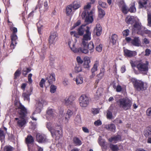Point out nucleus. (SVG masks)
<instances>
[{
	"instance_id": "nucleus-34",
	"label": "nucleus",
	"mask_w": 151,
	"mask_h": 151,
	"mask_svg": "<svg viewBox=\"0 0 151 151\" xmlns=\"http://www.w3.org/2000/svg\"><path fill=\"white\" fill-rule=\"evenodd\" d=\"M117 39V35L115 34H113L111 36L110 42L113 45H114L116 43Z\"/></svg>"
},
{
	"instance_id": "nucleus-21",
	"label": "nucleus",
	"mask_w": 151,
	"mask_h": 151,
	"mask_svg": "<svg viewBox=\"0 0 151 151\" xmlns=\"http://www.w3.org/2000/svg\"><path fill=\"white\" fill-rule=\"evenodd\" d=\"M142 26L141 24L137 21L135 22L134 24L133 25L132 31L134 32L138 31L141 29Z\"/></svg>"
},
{
	"instance_id": "nucleus-39",
	"label": "nucleus",
	"mask_w": 151,
	"mask_h": 151,
	"mask_svg": "<svg viewBox=\"0 0 151 151\" xmlns=\"http://www.w3.org/2000/svg\"><path fill=\"white\" fill-rule=\"evenodd\" d=\"M47 82L46 81V80L44 78H42L40 82L39 85L41 88H43L44 85H45V86H47Z\"/></svg>"
},
{
	"instance_id": "nucleus-26",
	"label": "nucleus",
	"mask_w": 151,
	"mask_h": 151,
	"mask_svg": "<svg viewBox=\"0 0 151 151\" xmlns=\"http://www.w3.org/2000/svg\"><path fill=\"white\" fill-rule=\"evenodd\" d=\"M150 31L146 30L145 28L142 27L140 30L137 32V34L143 36L145 34H150Z\"/></svg>"
},
{
	"instance_id": "nucleus-4",
	"label": "nucleus",
	"mask_w": 151,
	"mask_h": 151,
	"mask_svg": "<svg viewBox=\"0 0 151 151\" xmlns=\"http://www.w3.org/2000/svg\"><path fill=\"white\" fill-rule=\"evenodd\" d=\"M132 82L134 88L138 91H144L146 89L144 86V83L140 80L134 78L132 80Z\"/></svg>"
},
{
	"instance_id": "nucleus-14",
	"label": "nucleus",
	"mask_w": 151,
	"mask_h": 151,
	"mask_svg": "<svg viewBox=\"0 0 151 151\" xmlns=\"http://www.w3.org/2000/svg\"><path fill=\"white\" fill-rule=\"evenodd\" d=\"M11 42L10 45V47L11 49H14V46L17 44L16 40L17 39V37L16 34H12L11 36Z\"/></svg>"
},
{
	"instance_id": "nucleus-23",
	"label": "nucleus",
	"mask_w": 151,
	"mask_h": 151,
	"mask_svg": "<svg viewBox=\"0 0 151 151\" xmlns=\"http://www.w3.org/2000/svg\"><path fill=\"white\" fill-rule=\"evenodd\" d=\"M140 41L139 37H135L132 39L131 43L134 46L138 47L140 45Z\"/></svg>"
},
{
	"instance_id": "nucleus-54",
	"label": "nucleus",
	"mask_w": 151,
	"mask_h": 151,
	"mask_svg": "<svg viewBox=\"0 0 151 151\" xmlns=\"http://www.w3.org/2000/svg\"><path fill=\"white\" fill-rule=\"evenodd\" d=\"M126 4L123 0H121L118 3V5L119 8H121L122 7L126 5Z\"/></svg>"
},
{
	"instance_id": "nucleus-35",
	"label": "nucleus",
	"mask_w": 151,
	"mask_h": 151,
	"mask_svg": "<svg viewBox=\"0 0 151 151\" xmlns=\"http://www.w3.org/2000/svg\"><path fill=\"white\" fill-rule=\"evenodd\" d=\"M38 106L40 107H37L36 110L33 113V115H34L38 113H40L41 111V107H42V103L40 102H38Z\"/></svg>"
},
{
	"instance_id": "nucleus-2",
	"label": "nucleus",
	"mask_w": 151,
	"mask_h": 151,
	"mask_svg": "<svg viewBox=\"0 0 151 151\" xmlns=\"http://www.w3.org/2000/svg\"><path fill=\"white\" fill-rule=\"evenodd\" d=\"M91 3H89L84 6V11L81 15L82 18L85 19V22L87 24L92 23L93 20V12L92 11L89 10L91 7Z\"/></svg>"
},
{
	"instance_id": "nucleus-48",
	"label": "nucleus",
	"mask_w": 151,
	"mask_h": 151,
	"mask_svg": "<svg viewBox=\"0 0 151 151\" xmlns=\"http://www.w3.org/2000/svg\"><path fill=\"white\" fill-rule=\"evenodd\" d=\"M14 148L10 145L6 146L4 148V151H13Z\"/></svg>"
},
{
	"instance_id": "nucleus-62",
	"label": "nucleus",
	"mask_w": 151,
	"mask_h": 151,
	"mask_svg": "<svg viewBox=\"0 0 151 151\" xmlns=\"http://www.w3.org/2000/svg\"><path fill=\"white\" fill-rule=\"evenodd\" d=\"M151 53V50L148 49H147L145 50V55L146 56H148Z\"/></svg>"
},
{
	"instance_id": "nucleus-52",
	"label": "nucleus",
	"mask_w": 151,
	"mask_h": 151,
	"mask_svg": "<svg viewBox=\"0 0 151 151\" xmlns=\"http://www.w3.org/2000/svg\"><path fill=\"white\" fill-rule=\"evenodd\" d=\"M46 127L50 132L54 129V128L51 127V124L50 122H48L47 123Z\"/></svg>"
},
{
	"instance_id": "nucleus-15",
	"label": "nucleus",
	"mask_w": 151,
	"mask_h": 151,
	"mask_svg": "<svg viewBox=\"0 0 151 151\" xmlns=\"http://www.w3.org/2000/svg\"><path fill=\"white\" fill-rule=\"evenodd\" d=\"M75 97L73 96H70L68 97H66L64 100L65 104L67 106L72 105L74 103Z\"/></svg>"
},
{
	"instance_id": "nucleus-44",
	"label": "nucleus",
	"mask_w": 151,
	"mask_h": 151,
	"mask_svg": "<svg viewBox=\"0 0 151 151\" xmlns=\"http://www.w3.org/2000/svg\"><path fill=\"white\" fill-rule=\"evenodd\" d=\"M121 10L122 12L125 14H127L129 12V9L126 5L122 7L121 8Z\"/></svg>"
},
{
	"instance_id": "nucleus-45",
	"label": "nucleus",
	"mask_w": 151,
	"mask_h": 151,
	"mask_svg": "<svg viewBox=\"0 0 151 151\" xmlns=\"http://www.w3.org/2000/svg\"><path fill=\"white\" fill-rule=\"evenodd\" d=\"M82 70V68L81 65L79 64L77 65L75 68V71L76 73H78L81 71Z\"/></svg>"
},
{
	"instance_id": "nucleus-24",
	"label": "nucleus",
	"mask_w": 151,
	"mask_h": 151,
	"mask_svg": "<svg viewBox=\"0 0 151 151\" xmlns=\"http://www.w3.org/2000/svg\"><path fill=\"white\" fill-rule=\"evenodd\" d=\"M126 22L128 24H133L135 22L134 16H127L125 20Z\"/></svg>"
},
{
	"instance_id": "nucleus-31",
	"label": "nucleus",
	"mask_w": 151,
	"mask_h": 151,
	"mask_svg": "<svg viewBox=\"0 0 151 151\" xmlns=\"http://www.w3.org/2000/svg\"><path fill=\"white\" fill-rule=\"evenodd\" d=\"M97 8L99 11V17L100 18H102L104 16L105 14V12L99 6H97Z\"/></svg>"
},
{
	"instance_id": "nucleus-16",
	"label": "nucleus",
	"mask_w": 151,
	"mask_h": 151,
	"mask_svg": "<svg viewBox=\"0 0 151 151\" xmlns=\"http://www.w3.org/2000/svg\"><path fill=\"white\" fill-rule=\"evenodd\" d=\"M100 71V73L97 74L96 76V83L97 84L99 82V81L102 79L105 73V70L104 68H101Z\"/></svg>"
},
{
	"instance_id": "nucleus-19",
	"label": "nucleus",
	"mask_w": 151,
	"mask_h": 151,
	"mask_svg": "<svg viewBox=\"0 0 151 151\" xmlns=\"http://www.w3.org/2000/svg\"><path fill=\"white\" fill-rule=\"evenodd\" d=\"M70 5L71 6H72V7L73 8V10L74 11L80 8L81 6V2L78 1H74Z\"/></svg>"
},
{
	"instance_id": "nucleus-42",
	"label": "nucleus",
	"mask_w": 151,
	"mask_h": 151,
	"mask_svg": "<svg viewBox=\"0 0 151 151\" xmlns=\"http://www.w3.org/2000/svg\"><path fill=\"white\" fill-rule=\"evenodd\" d=\"M129 9V12L131 13H135L136 11V8L135 7V4L134 3L132 4L131 6Z\"/></svg>"
},
{
	"instance_id": "nucleus-7",
	"label": "nucleus",
	"mask_w": 151,
	"mask_h": 151,
	"mask_svg": "<svg viewBox=\"0 0 151 151\" xmlns=\"http://www.w3.org/2000/svg\"><path fill=\"white\" fill-rule=\"evenodd\" d=\"M79 101L80 106L83 107H87L89 103V98L85 94H82L80 96Z\"/></svg>"
},
{
	"instance_id": "nucleus-33",
	"label": "nucleus",
	"mask_w": 151,
	"mask_h": 151,
	"mask_svg": "<svg viewBox=\"0 0 151 151\" xmlns=\"http://www.w3.org/2000/svg\"><path fill=\"white\" fill-rule=\"evenodd\" d=\"M74 80L76 81L77 85L81 84L83 83V78L81 76H79L76 78H74Z\"/></svg>"
},
{
	"instance_id": "nucleus-36",
	"label": "nucleus",
	"mask_w": 151,
	"mask_h": 151,
	"mask_svg": "<svg viewBox=\"0 0 151 151\" xmlns=\"http://www.w3.org/2000/svg\"><path fill=\"white\" fill-rule=\"evenodd\" d=\"M88 48L90 51V53L93 52L94 45L92 41L89 42L87 46Z\"/></svg>"
},
{
	"instance_id": "nucleus-63",
	"label": "nucleus",
	"mask_w": 151,
	"mask_h": 151,
	"mask_svg": "<svg viewBox=\"0 0 151 151\" xmlns=\"http://www.w3.org/2000/svg\"><path fill=\"white\" fill-rule=\"evenodd\" d=\"M122 88L121 86H120L119 85H118L117 86L116 89V91L117 92H120L121 91H122Z\"/></svg>"
},
{
	"instance_id": "nucleus-13",
	"label": "nucleus",
	"mask_w": 151,
	"mask_h": 151,
	"mask_svg": "<svg viewBox=\"0 0 151 151\" xmlns=\"http://www.w3.org/2000/svg\"><path fill=\"white\" fill-rule=\"evenodd\" d=\"M83 60V68L89 69L90 67V64L91 62L90 58L88 56H85Z\"/></svg>"
},
{
	"instance_id": "nucleus-11",
	"label": "nucleus",
	"mask_w": 151,
	"mask_h": 151,
	"mask_svg": "<svg viewBox=\"0 0 151 151\" xmlns=\"http://www.w3.org/2000/svg\"><path fill=\"white\" fill-rule=\"evenodd\" d=\"M38 7L40 11V12H45L47 11L48 8V6L47 1H45L44 3V5L40 3V2H38V4L37 5L35 8V9L37 8Z\"/></svg>"
},
{
	"instance_id": "nucleus-27",
	"label": "nucleus",
	"mask_w": 151,
	"mask_h": 151,
	"mask_svg": "<svg viewBox=\"0 0 151 151\" xmlns=\"http://www.w3.org/2000/svg\"><path fill=\"white\" fill-rule=\"evenodd\" d=\"M102 27L99 24L96 25V27L94 29V31L96 32V35L98 36H99L101 33L102 32Z\"/></svg>"
},
{
	"instance_id": "nucleus-55",
	"label": "nucleus",
	"mask_w": 151,
	"mask_h": 151,
	"mask_svg": "<svg viewBox=\"0 0 151 151\" xmlns=\"http://www.w3.org/2000/svg\"><path fill=\"white\" fill-rule=\"evenodd\" d=\"M76 60L78 63V64L81 65L83 62V60H82L80 56H78L76 58Z\"/></svg>"
},
{
	"instance_id": "nucleus-20",
	"label": "nucleus",
	"mask_w": 151,
	"mask_h": 151,
	"mask_svg": "<svg viewBox=\"0 0 151 151\" xmlns=\"http://www.w3.org/2000/svg\"><path fill=\"white\" fill-rule=\"evenodd\" d=\"M122 140L121 136L120 135H117L116 136L111 137L109 139V141L110 142H113V143H116L119 141Z\"/></svg>"
},
{
	"instance_id": "nucleus-56",
	"label": "nucleus",
	"mask_w": 151,
	"mask_h": 151,
	"mask_svg": "<svg viewBox=\"0 0 151 151\" xmlns=\"http://www.w3.org/2000/svg\"><path fill=\"white\" fill-rule=\"evenodd\" d=\"M143 2L140 1L139 2V8H142L143 7H144V5L147 4H145V2H146V1L145 0H143Z\"/></svg>"
},
{
	"instance_id": "nucleus-3",
	"label": "nucleus",
	"mask_w": 151,
	"mask_h": 151,
	"mask_svg": "<svg viewBox=\"0 0 151 151\" xmlns=\"http://www.w3.org/2000/svg\"><path fill=\"white\" fill-rule=\"evenodd\" d=\"M116 102L120 108L125 111L130 109L132 104L131 101L127 97L120 99Z\"/></svg>"
},
{
	"instance_id": "nucleus-51",
	"label": "nucleus",
	"mask_w": 151,
	"mask_h": 151,
	"mask_svg": "<svg viewBox=\"0 0 151 151\" xmlns=\"http://www.w3.org/2000/svg\"><path fill=\"white\" fill-rule=\"evenodd\" d=\"M147 14L148 23L149 25L151 26V13L148 12Z\"/></svg>"
},
{
	"instance_id": "nucleus-5",
	"label": "nucleus",
	"mask_w": 151,
	"mask_h": 151,
	"mask_svg": "<svg viewBox=\"0 0 151 151\" xmlns=\"http://www.w3.org/2000/svg\"><path fill=\"white\" fill-rule=\"evenodd\" d=\"M149 62L147 61L144 62L140 61L136 65L138 70L141 71L147 72L148 70Z\"/></svg>"
},
{
	"instance_id": "nucleus-47",
	"label": "nucleus",
	"mask_w": 151,
	"mask_h": 151,
	"mask_svg": "<svg viewBox=\"0 0 151 151\" xmlns=\"http://www.w3.org/2000/svg\"><path fill=\"white\" fill-rule=\"evenodd\" d=\"M5 137V134L4 131L0 129V140L2 141L4 139Z\"/></svg>"
},
{
	"instance_id": "nucleus-43",
	"label": "nucleus",
	"mask_w": 151,
	"mask_h": 151,
	"mask_svg": "<svg viewBox=\"0 0 151 151\" xmlns=\"http://www.w3.org/2000/svg\"><path fill=\"white\" fill-rule=\"evenodd\" d=\"M21 73V70L18 69L15 72L14 74V79H16L18 77H19Z\"/></svg>"
},
{
	"instance_id": "nucleus-41",
	"label": "nucleus",
	"mask_w": 151,
	"mask_h": 151,
	"mask_svg": "<svg viewBox=\"0 0 151 151\" xmlns=\"http://www.w3.org/2000/svg\"><path fill=\"white\" fill-rule=\"evenodd\" d=\"M109 147L112 151H117L119 150V148L117 145H114L112 144H110Z\"/></svg>"
},
{
	"instance_id": "nucleus-25",
	"label": "nucleus",
	"mask_w": 151,
	"mask_h": 151,
	"mask_svg": "<svg viewBox=\"0 0 151 151\" xmlns=\"http://www.w3.org/2000/svg\"><path fill=\"white\" fill-rule=\"evenodd\" d=\"M105 128L108 131L114 132H115L116 127L115 125L113 124L106 125Z\"/></svg>"
},
{
	"instance_id": "nucleus-61",
	"label": "nucleus",
	"mask_w": 151,
	"mask_h": 151,
	"mask_svg": "<svg viewBox=\"0 0 151 151\" xmlns=\"http://www.w3.org/2000/svg\"><path fill=\"white\" fill-rule=\"evenodd\" d=\"M146 114L149 116H151V107L148 108L146 111Z\"/></svg>"
},
{
	"instance_id": "nucleus-37",
	"label": "nucleus",
	"mask_w": 151,
	"mask_h": 151,
	"mask_svg": "<svg viewBox=\"0 0 151 151\" xmlns=\"http://www.w3.org/2000/svg\"><path fill=\"white\" fill-rule=\"evenodd\" d=\"M73 114V112L70 110L68 109L66 113V116L65 118V119L66 120L67 122H68V119Z\"/></svg>"
},
{
	"instance_id": "nucleus-12",
	"label": "nucleus",
	"mask_w": 151,
	"mask_h": 151,
	"mask_svg": "<svg viewBox=\"0 0 151 151\" xmlns=\"http://www.w3.org/2000/svg\"><path fill=\"white\" fill-rule=\"evenodd\" d=\"M45 79L47 82V86H49L50 84H52L53 81H55V75L54 73H52L46 77Z\"/></svg>"
},
{
	"instance_id": "nucleus-1",
	"label": "nucleus",
	"mask_w": 151,
	"mask_h": 151,
	"mask_svg": "<svg viewBox=\"0 0 151 151\" xmlns=\"http://www.w3.org/2000/svg\"><path fill=\"white\" fill-rule=\"evenodd\" d=\"M17 110V114L19 117L14 118L16 121V126L21 129L23 128L26 126L27 122L25 118L27 116V109L21 103H19V105L16 106Z\"/></svg>"
},
{
	"instance_id": "nucleus-8",
	"label": "nucleus",
	"mask_w": 151,
	"mask_h": 151,
	"mask_svg": "<svg viewBox=\"0 0 151 151\" xmlns=\"http://www.w3.org/2000/svg\"><path fill=\"white\" fill-rule=\"evenodd\" d=\"M25 142L27 144L29 151H33V146L34 142L32 136L30 135H28L25 138Z\"/></svg>"
},
{
	"instance_id": "nucleus-57",
	"label": "nucleus",
	"mask_w": 151,
	"mask_h": 151,
	"mask_svg": "<svg viewBox=\"0 0 151 151\" xmlns=\"http://www.w3.org/2000/svg\"><path fill=\"white\" fill-rule=\"evenodd\" d=\"M102 45L101 44H100L99 45L96 46V50L97 51L101 52L102 50Z\"/></svg>"
},
{
	"instance_id": "nucleus-64",
	"label": "nucleus",
	"mask_w": 151,
	"mask_h": 151,
	"mask_svg": "<svg viewBox=\"0 0 151 151\" xmlns=\"http://www.w3.org/2000/svg\"><path fill=\"white\" fill-rule=\"evenodd\" d=\"M114 122L117 125L118 124H121L122 122L121 120L116 119L114 121Z\"/></svg>"
},
{
	"instance_id": "nucleus-32",
	"label": "nucleus",
	"mask_w": 151,
	"mask_h": 151,
	"mask_svg": "<svg viewBox=\"0 0 151 151\" xmlns=\"http://www.w3.org/2000/svg\"><path fill=\"white\" fill-rule=\"evenodd\" d=\"M145 136L147 137L149 136H151V127H147L144 131Z\"/></svg>"
},
{
	"instance_id": "nucleus-6",
	"label": "nucleus",
	"mask_w": 151,
	"mask_h": 151,
	"mask_svg": "<svg viewBox=\"0 0 151 151\" xmlns=\"http://www.w3.org/2000/svg\"><path fill=\"white\" fill-rule=\"evenodd\" d=\"M71 41H69L68 42V45L72 50L75 53L82 52L84 54H87L88 53V50L84 47H79L78 48H76L75 47V44L73 43L72 45L73 47H71L70 44Z\"/></svg>"
},
{
	"instance_id": "nucleus-28",
	"label": "nucleus",
	"mask_w": 151,
	"mask_h": 151,
	"mask_svg": "<svg viewBox=\"0 0 151 151\" xmlns=\"http://www.w3.org/2000/svg\"><path fill=\"white\" fill-rule=\"evenodd\" d=\"M72 6L70 4L67 6L65 8V14L67 16H69L73 14Z\"/></svg>"
},
{
	"instance_id": "nucleus-9",
	"label": "nucleus",
	"mask_w": 151,
	"mask_h": 151,
	"mask_svg": "<svg viewBox=\"0 0 151 151\" xmlns=\"http://www.w3.org/2000/svg\"><path fill=\"white\" fill-rule=\"evenodd\" d=\"M57 128L54 129L51 132V135L52 137L54 136H56L55 139H59L62 134V131H60L61 130V127L60 125H58L57 126Z\"/></svg>"
},
{
	"instance_id": "nucleus-17",
	"label": "nucleus",
	"mask_w": 151,
	"mask_h": 151,
	"mask_svg": "<svg viewBox=\"0 0 151 151\" xmlns=\"http://www.w3.org/2000/svg\"><path fill=\"white\" fill-rule=\"evenodd\" d=\"M37 141L39 143H44L46 141V137L44 134H38L36 135Z\"/></svg>"
},
{
	"instance_id": "nucleus-22",
	"label": "nucleus",
	"mask_w": 151,
	"mask_h": 151,
	"mask_svg": "<svg viewBox=\"0 0 151 151\" xmlns=\"http://www.w3.org/2000/svg\"><path fill=\"white\" fill-rule=\"evenodd\" d=\"M124 55L129 57H131L136 55V52L135 51H131L127 49L124 50Z\"/></svg>"
},
{
	"instance_id": "nucleus-40",
	"label": "nucleus",
	"mask_w": 151,
	"mask_h": 151,
	"mask_svg": "<svg viewBox=\"0 0 151 151\" xmlns=\"http://www.w3.org/2000/svg\"><path fill=\"white\" fill-rule=\"evenodd\" d=\"M46 112L47 114L50 116L53 117L54 116V111L52 109L48 108Z\"/></svg>"
},
{
	"instance_id": "nucleus-46",
	"label": "nucleus",
	"mask_w": 151,
	"mask_h": 151,
	"mask_svg": "<svg viewBox=\"0 0 151 151\" xmlns=\"http://www.w3.org/2000/svg\"><path fill=\"white\" fill-rule=\"evenodd\" d=\"M57 86L54 85H51L50 87V92L52 93H54L56 91Z\"/></svg>"
},
{
	"instance_id": "nucleus-59",
	"label": "nucleus",
	"mask_w": 151,
	"mask_h": 151,
	"mask_svg": "<svg viewBox=\"0 0 151 151\" xmlns=\"http://www.w3.org/2000/svg\"><path fill=\"white\" fill-rule=\"evenodd\" d=\"M32 75V73H30L28 76V81L30 84H31L32 82V81L31 78Z\"/></svg>"
},
{
	"instance_id": "nucleus-18",
	"label": "nucleus",
	"mask_w": 151,
	"mask_h": 151,
	"mask_svg": "<svg viewBox=\"0 0 151 151\" xmlns=\"http://www.w3.org/2000/svg\"><path fill=\"white\" fill-rule=\"evenodd\" d=\"M86 28V29L85 30L86 34L83 36V40L88 41L91 39V32H90V27L87 26Z\"/></svg>"
},
{
	"instance_id": "nucleus-50",
	"label": "nucleus",
	"mask_w": 151,
	"mask_h": 151,
	"mask_svg": "<svg viewBox=\"0 0 151 151\" xmlns=\"http://www.w3.org/2000/svg\"><path fill=\"white\" fill-rule=\"evenodd\" d=\"M98 3L99 5L104 8H106L107 6V5L106 2H103L101 1H99Z\"/></svg>"
},
{
	"instance_id": "nucleus-29",
	"label": "nucleus",
	"mask_w": 151,
	"mask_h": 151,
	"mask_svg": "<svg viewBox=\"0 0 151 151\" xmlns=\"http://www.w3.org/2000/svg\"><path fill=\"white\" fill-rule=\"evenodd\" d=\"M73 141V144L76 146H80L82 144L81 141L77 137H74Z\"/></svg>"
},
{
	"instance_id": "nucleus-10",
	"label": "nucleus",
	"mask_w": 151,
	"mask_h": 151,
	"mask_svg": "<svg viewBox=\"0 0 151 151\" xmlns=\"http://www.w3.org/2000/svg\"><path fill=\"white\" fill-rule=\"evenodd\" d=\"M57 37V33L54 31L50 33V35L49 37L48 42L51 45L55 44Z\"/></svg>"
},
{
	"instance_id": "nucleus-60",
	"label": "nucleus",
	"mask_w": 151,
	"mask_h": 151,
	"mask_svg": "<svg viewBox=\"0 0 151 151\" xmlns=\"http://www.w3.org/2000/svg\"><path fill=\"white\" fill-rule=\"evenodd\" d=\"M102 124V122L101 121L99 120H97L94 122V124L96 126H99L101 125Z\"/></svg>"
},
{
	"instance_id": "nucleus-38",
	"label": "nucleus",
	"mask_w": 151,
	"mask_h": 151,
	"mask_svg": "<svg viewBox=\"0 0 151 151\" xmlns=\"http://www.w3.org/2000/svg\"><path fill=\"white\" fill-rule=\"evenodd\" d=\"M31 94V93H29L28 92L23 93L22 94V96L24 98V100H26L27 101L29 102L30 101L29 96Z\"/></svg>"
},
{
	"instance_id": "nucleus-30",
	"label": "nucleus",
	"mask_w": 151,
	"mask_h": 151,
	"mask_svg": "<svg viewBox=\"0 0 151 151\" xmlns=\"http://www.w3.org/2000/svg\"><path fill=\"white\" fill-rule=\"evenodd\" d=\"M99 65V62L98 60H96L95 61L93 67L91 68V71L95 72L98 70V67Z\"/></svg>"
},
{
	"instance_id": "nucleus-58",
	"label": "nucleus",
	"mask_w": 151,
	"mask_h": 151,
	"mask_svg": "<svg viewBox=\"0 0 151 151\" xmlns=\"http://www.w3.org/2000/svg\"><path fill=\"white\" fill-rule=\"evenodd\" d=\"M81 24V21L80 20H78L77 22L75 23L73 26L72 27V29H74L77 26L80 25Z\"/></svg>"
},
{
	"instance_id": "nucleus-49",
	"label": "nucleus",
	"mask_w": 151,
	"mask_h": 151,
	"mask_svg": "<svg viewBox=\"0 0 151 151\" xmlns=\"http://www.w3.org/2000/svg\"><path fill=\"white\" fill-rule=\"evenodd\" d=\"M82 26H81L78 29V33L80 35H82L85 31V29L82 27Z\"/></svg>"
},
{
	"instance_id": "nucleus-53",
	"label": "nucleus",
	"mask_w": 151,
	"mask_h": 151,
	"mask_svg": "<svg viewBox=\"0 0 151 151\" xmlns=\"http://www.w3.org/2000/svg\"><path fill=\"white\" fill-rule=\"evenodd\" d=\"M129 30L128 29L124 30L122 32L123 36L125 37L128 36L129 33Z\"/></svg>"
}]
</instances>
